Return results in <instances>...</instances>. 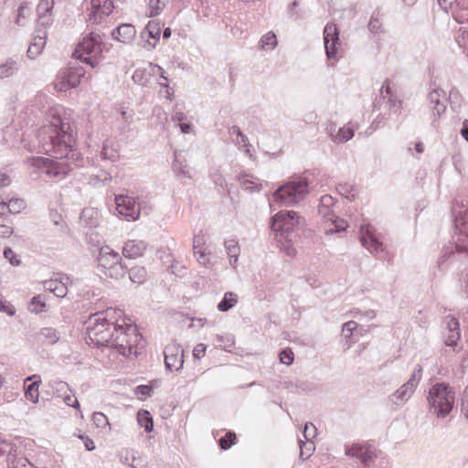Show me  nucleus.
<instances>
[{
  "mask_svg": "<svg viewBox=\"0 0 468 468\" xmlns=\"http://www.w3.org/2000/svg\"><path fill=\"white\" fill-rule=\"evenodd\" d=\"M112 176L108 172H102L100 175H91L90 176L89 183L93 186H98L101 184V186H107L112 181Z\"/></svg>",
  "mask_w": 468,
  "mask_h": 468,
  "instance_id": "nucleus-38",
  "label": "nucleus"
},
{
  "mask_svg": "<svg viewBox=\"0 0 468 468\" xmlns=\"http://www.w3.org/2000/svg\"><path fill=\"white\" fill-rule=\"evenodd\" d=\"M146 250V243L143 240H127L122 248V255L127 259H136L142 256Z\"/></svg>",
  "mask_w": 468,
  "mask_h": 468,
  "instance_id": "nucleus-19",
  "label": "nucleus"
},
{
  "mask_svg": "<svg viewBox=\"0 0 468 468\" xmlns=\"http://www.w3.org/2000/svg\"><path fill=\"white\" fill-rule=\"evenodd\" d=\"M17 71L16 62L9 58L5 63L0 64V79L12 76Z\"/></svg>",
  "mask_w": 468,
  "mask_h": 468,
  "instance_id": "nucleus-34",
  "label": "nucleus"
},
{
  "mask_svg": "<svg viewBox=\"0 0 468 468\" xmlns=\"http://www.w3.org/2000/svg\"><path fill=\"white\" fill-rule=\"evenodd\" d=\"M261 49H273L277 46V37L273 32H268L260 41Z\"/></svg>",
  "mask_w": 468,
  "mask_h": 468,
  "instance_id": "nucleus-36",
  "label": "nucleus"
},
{
  "mask_svg": "<svg viewBox=\"0 0 468 468\" xmlns=\"http://www.w3.org/2000/svg\"><path fill=\"white\" fill-rule=\"evenodd\" d=\"M304 224V219L292 210H282L271 219V229L279 232L287 242H292L298 236L296 231Z\"/></svg>",
  "mask_w": 468,
  "mask_h": 468,
  "instance_id": "nucleus-7",
  "label": "nucleus"
},
{
  "mask_svg": "<svg viewBox=\"0 0 468 468\" xmlns=\"http://www.w3.org/2000/svg\"><path fill=\"white\" fill-rule=\"evenodd\" d=\"M31 313L39 314L46 311V303L41 295L34 296L28 305Z\"/></svg>",
  "mask_w": 468,
  "mask_h": 468,
  "instance_id": "nucleus-35",
  "label": "nucleus"
},
{
  "mask_svg": "<svg viewBox=\"0 0 468 468\" xmlns=\"http://www.w3.org/2000/svg\"><path fill=\"white\" fill-rule=\"evenodd\" d=\"M460 133L463 136V138L468 142V120L465 119L463 122L462 128L460 130Z\"/></svg>",
  "mask_w": 468,
  "mask_h": 468,
  "instance_id": "nucleus-64",
  "label": "nucleus"
},
{
  "mask_svg": "<svg viewBox=\"0 0 468 468\" xmlns=\"http://www.w3.org/2000/svg\"><path fill=\"white\" fill-rule=\"evenodd\" d=\"M303 437L307 441H311L316 435V428L313 423H306L303 431Z\"/></svg>",
  "mask_w": 468,
  "mask_h": 468,
  "instance_id": "nucleus-56",
  "label": "nucleus"
},
{
  "mask_svg": "<svg viewBox=\"0 0 468 468\" xmlns=\"http://www.w3.org/2000/svg\"><path fill=\"white\" fill-rule=\"evenodd\" d=\"M422 378V367L417 364L414 367V370L410 378V379L406 382L409 386L416 389L419 385L420 379Z\"/></svg>",
  "mask_w": 468,
  "mask_h": 468,
  "instance_id": "nucleus-45",
  "label": "nucleus"
},
{
  "mask_svg": "<svg viewBox=\"0 0 468 468\" xmlns=\"http://www.w3.org/2000/svg\"><path fill=\"white\" fill-rule=\"evenodd\" d=\"M96 261L98 271L106 277L120 279L127 272L120 254L108 246L100 249Z\"/></svg>",
  "mask_w": 468,
  "mask_h": 468,
  "instance_id": "nucleus-6",
  "label": "nucleus"
},
{
  "mask_svg": "<svg viewBox=\"0 0 468 468\" xmlns=\"http://www.w3.org/2000/svg\"><path fill=\"white\" fill-rule=\"evenodd\" d=\"M50 16L51 15H47V16H38V19H37V27L41 26L43 27L44 28L42 30H45V28L48 27V26H50L51 23H52V20L50 18Z\"/></svg>",
  "mask_w": 468,
  "mask_h": 468,
  "instance_id": "nucleus-61",
  "label": "nucleus"
},
{
  "mask_svg": "<svg viewBox=\"0 0 468 468\" xmlns=\"http://www.w3.org/2000/svg\"><path fill=\"white\" fill-rule=\"evenodd\" d=\"M430 410L438 418L443 419L450 414L454 405V391L449 384L440 382L429 390L427 398Z\"/></svg>",
  "mask_w": 468,
  "mask_h": 468,
  "instance_id": "nucleus-5",
  "label": "nucleus"
},
{
  "mask_svg": "<svg viewBox=\"0 0 468 468\" xmlns=\"http://www.w3.org/2000/svg\"><path fill=\"white\" fill-rule=\"evenodd\" d=\"M463 208L462 206L459 210L455 207L452 209L455 216L453 242L441 249L437 261V267L441 271L446 270L454 261H463L468 254V207Z\"/></svg>",
  "mask_w": 468,
  "mask_h": 468,
  "instance_id": "nucleus-3",
  "label": "nucleus"
},
{
  "mask_svg": "<svg viewBox=\"0 0 468 468\" xmlns=\"http://www.w3.org/2000/svg\"><path fill=\"white\" fill-rule=\"evenodd\" d=\"M173 170L176 176H180L185 178H190V171L186 163L180 161L177 156H176L173 162Z\"/></svg>",
  "mask_w": 468,
  "mask_h": 468,
  "instance_id": "nucleus-33",
  "label": "nucleus"
},
{
  "mask_svg": "<svg viewBox=\"0 0 468 468\" xmlns=\"http://www.w3.org/2000/svg\"><path fill=\"white\" fill-rule=\"evenodd\" d=\"M69 277L63 273H58L57 277L44 282L46 290L52 292L57 297H65L68 293Z\"/></svg>",
  "mask_w": 468,
  "mask_h": 468,
  "instance_id": "nucleus-18",
  "label": "nucleus"
},
{
  "mask_svg": "<svg viewBox=\"0 0 468 468\" xmlns=\"http://www.w3.org/2000/svg\"><path fill=\"white\" fill-rule=\"evenodd\" d=\"M445 91L440 88H433L428 93L427 101L434 121L439 119L446 111Z\"/></svg>",
  "mask_w": 468,
  "mask_h": 468,
  "instance_id": "nucleus-14",
  "label": "nucleus"
},
{
  "mask_svg": "<svg viewBox=\"0 0 468 468\" xmlns=\"http://www.w3.org/2000/svg\"><path fill=\"white\" fill-rule=\"evenodd\" d=\"M115 205L118 213L128 220H136L140 216V204L129 196L118 195L115 197Z\"/></svg>",
  "mask_w": 468,
  "mask_h": 468,
  "instance_id": "nucleus-11",
  "label": "nucleus"
},
{
  "mask_svg": "<svg viewBox=\"0 0 468 468\" xmlns=\"http://www.w3.org/2000/svg\"><path fill=\"white\" fill-rule=\"evenodd\" d=\"M4 257L12 264L13 266H18L21 263L20 257L16 253L13 251V250L9 247L5 248L4 250Z\"/></svg>",
  "mask_w": 468,
  "mask_h": 468,
  "instance_id": "nucleus-49",
  "label": "nucleus"
},
{
  "mask_svg": "<svg viewBox=\"0 0 468 468\" xmlns=\"http://www.w3.org/2000/svg\"><path fill=\"white\" fill-rule=\"evenodd\" d=\"M137 420L139 425L141 427H144L146 432H150L153 431V418L147 410L139 411L137 414Z\"/></svg>",
  "mask_w": 468,
  "mask_h": 468,
  "instance_id": "nucleus-32",
  "label": "nucleus"
},
{
  "mask_svg": "<svg viewBox=\"0 0 468 468\" xmlns=\"http://www.w3.org/2000/svg\"><path fill=\"white\" fill-rule=\"evenodd\" d=\"M129 277L132 282L141 283L146 277V271L144 267H134L129 270Z\"/></svg>",
  "mask_w": 468,
  "mask_h": 468,
  "instance_id": "nucleus-40",
  "label": "nucleus"
},
{
  "mask_svg": "<svg viewBox=\"0 0 468 468\" xmlns=\"http://www.w3.org/2000/svg\"><path fill=\"white\" fill-rule=\"evenodd\" d=\"M165 368L171 372L179 371L184 365V350L176 344L167 345L164 351Z\"/></svg>",
  "mask_w": 468,
  "mask_h": 468,
  "instance_id": "nucleus-13",
  "label": "nucleus"
},
{
  "mask_svg": "<svg viewBox=\"0 0 468 468\" xmlns=\"http://www.w3.org/2000/svg\"><path fill=\"white\" fill-rule=\"evenodd\" d=\"M225 248L229 258L239 257L240 250L238 241L235 239L227 240L225 241Z\"/></svg>",
  "mask_w": 468,
  "mask_h": 468,
  "instance_id": "nucleus-47",
  "label": "nucleus"
},
{
  "mask_svg": "<svg viewBox=\"0 0 468 468\" xmlns=\"http://www.w3.org/2000/svg\"><path fill=\"white\" fill-rule=\"evenodd\" d=\"M452 111L459 112L462 106V96L458 90L452 89L449 92V99Z\"/></svg>",
  "mask_w": 468,
  "mask_h": 468,
  "instance_id": "nucleus-41",
  "label": "nucleus"
},
{
  "mask_svg": "<svg viewBox=\"0 0 468 468\" xmlns=\"http://www.w3.org/2000/svg\"><path fill=\"white\" fill-rule=\"evenodd\" d=\"M60 334L54 328L45 327L38 333L39 340H44L49 345H53L58 341Z\"/></svg>",
  "mask_w": 468,
  "mask_h": 468,
  "instance_id": "nucleus-29",
  "label": "nucleus"
},
{
  "mask_svg": "<svg viewBox=\"0 0 468 468\" xmlns=\"http://www.w3.org/2000/svg\"><path fill=\"white\" fill-rule=\"evenodd\" d=\"M206 353V346L204 344H198L193 350V356L197 359L201 358L205 356Z\"/></svg>",
  "mask_w": 468,
  "mask_h": 468,
  "instance_id": "nucleus-60",
  "label": "nucleus"
},
{
  "mask_svg": "<svg viewBox=\"0 0 468 468\" xmlns=\"http://www.w3.org/2000/svg\"><path fill=\"white\" fill-rule=\"evenodd\" d=\"M194 255L197 257V261L204 267L210 269L213 267L214 263L211 261V260L207 257V253L199 250L198 251H195Z\"/></svg>",
  "mask_w": 468,
  "mask_h": 468,
  "instance_id": "nucleus-50",
  "label": "nucleus"
},
{
  "mask_svg": "<svg viewBox=\"0 0 468 468\" xmlns=\"http://www.w3.org/2000/svg\"><path fill=\"white\" fill-rule=\"evenodd\" d=\"M37 35L33 37L32 42L27 48V57L29 58H37L46 45L47 32L46 30L37 29Z\"/></svg>",
  "mask_w": 468,
  "mask_h": 468,
  "instance_id": "nucleus-20",
  "label": "nucleus"
},
{
  "mask_svg": "<svg viewBox=\"0 0 468 468\" xmlns=\"http://www.w3.org/2000/svg\"><path fill=\"white\" fill-rule=\"evenodd\" d=\"M101 51V36L95 32H90L78 45L75 53L78 54V58L93 68L95 66L94 58L100 55Z\"/></svg>",
  "mask_w": 468,
  "mask_h": 468,
  "instance_id": "nucleus-9",
  "label": "nucleus"
},
{
  "mask_svg": "<svg viewBox=\"0 0 468 468\" xmlns=\"http://www.w3.org/2000/svg\"><path fill=\"white\" fill-rule=\"evenodd\" d=\"M299 444H300V457H303V455L306 454L305 458H308L311 456L312 452L314 451V446L312 441L309 443L303 442L301 439H299Z\"/></svg>",
  "mask_w": 468,
  "mask_h": 468,
  "instance_id": "nucleus-51",
  "label": "nucleus"
},
{
  "mask_svg": "<svg viewBox=\"0 0 468 468\" xmlns=\"http://www.w3.org/2000/svg\"><path fill=\"white\" fill-rule=\"evenodd\" d=\"M64 401V403L69 407H79V401L77 398L74 395L69 394V392L61 398Z\"/></svg>",
  "mask_w": 468,
  "mask_h": 468,
  "instance_id": "nucleus-58",
  "label": "nucleus"
},
{
  "mask_svg": "<svg viewBox=\"0 0 468 468\" xmlns=\"http://www.w3.org/2000/svg\"><path fill=\"white\" fill-rule=\"evenodd\" d=\"M123 313L121 309L109 308L91 314L85 322L86 340L89 345L117 349L119 354L130 356L137 354L142 335L135 325L130 324L123 327L119 319Z\"/></svg>",
  "mask_w": 468,
  "mask_h": 468,
  "instance_id": "nucleus-1",
  "label": "nucleus"
},
{
  "mask_svg": "<svg viewBox=\"0 0 468 468\" xmlns=\"http://www.w3.org/2000/svg\"><path fill=\"white\" fill-rule=\"evenodd\" d=\"M360 241L370 253H378L382 250V242H380L373 233V228L370 225H361Z\"/></svg>",
  "mask_w": 468,
  "mask_h": 468,
  "instance_id": "nucleus-17",
  "label": "nucleus"
},
{
  "mask_svg": "<svg viewBox=\"0 0 468 468\" xmlns=\"http://www.w3.org/2000/svg\"><path fill=\"white\" fill-rule=\"evenodd\" d=\"M237 294L232 292H228L224 294L223 299L218 303V309L220 312H227L237 303Z\"/></svg>",
  "mask_w": 468,
  "mask_h": 468,
  "instance_id": "nucleus-30",
  "label": "nucleus"
},
{
  "mask_svg": "<svg viewBox=\"0 0 468 468\" xmlns=\"http://www.w3.org/2000/svg\"><path fill=\"white\" fill-rule=\"evenodd\" d=\"M80 438L83 441L86 450L93 451L95 449L94 441L88 436L81 435Z\"/></svg>",
  "mask_w": 468,
  "mask_h": 468,
  "instance_id": "nucleus-63",
  "label": "nucleus"
},
{
  "mask_svg": "<svg viewBox=\"0 0 468 468\" xmlns=\"http://www.w3.org/2000/svg\"><path fill=\"white\" fill-rule=\"evenodd\" d=\"M468 40V32L466 30L460 29V33L456 37V42L461 48H464L466 41Z\"/></svg>",
  "mask_w": 468,
  "mask_h": 468,
  "instance_id": "nucleus-59",
  "label": "nucleus"
},
{
  "mask_svg": "<svg viewBox=\"0 0 468 468\" xmlns=\"http://www.w3.org/2000/svg\"><path fill=\"white\" fill-rule=\"evenodd\" d=\"M445 324L447 333L444 334V343L446 346H452L453 351L458 352L456 347L461 337L459 321L455 317L448 315L445 317Z\"/></svg>",
  "mask_w": 468,
  "mask_h": 468,
  "instance_id": "nucleus-16",
  "label": "nucleus"
},
{
  "mask_svg": "<svg viewBox=\"0 0 468 468\" xmlns=\"http://www.w3.org/2000/svg\"><path fill=\"white\" fill-rule=\"evenodd\" d=\"M152 388L147 385H140L135 388V394L140 399H144L151 396Z\"/></svg>",
  "mask_w": 468,
  "mask_h": 468,
  "instance_id": "nucleus-55",
  "label": "nucleus"
},
{
  "mask_svg": "<svg viewBox=\"0 0 468 468\" xmlns=\"http://www.w3.org/2000/svg\"><path fill=\"white\" fill-rule=\"evenodd\" d=\"M92 420L98 428H104L109 424L107 417L101 412H94L92 415Z\"/></svg>",
  "mask_w": 468,
  "mask_h": 468,
  "instance_id": "nucleus-53",
  "label": "nucleus"
},
{
  "mask_svg": "<svg viewBox=\"0 0 468 468\" xmlns=\"http://www.w3.org/2000/svg\"><path fill=\"white\" fill-rule=\"evenodd\" d=\"M41 382L40 377L37 375H33L27 377L25 380V397L27 400L32 401L33 403L38 402L39 398V383Z\"/></svg>",
  "mask_w": 468,
  "mask_h": 468,
  "instance_id": "nucleus-21",
  "label": "nucleus"
},
{
  "mask_svg": "<svg viewBox=\"0 0 468 468\" xmlns=\"http://www.w3.org/2000/svg\"><path fill=\"white\" fill-rule=\"evenodd\" d=\"M100 156L102 160L116 162L119 159V153L113 145H110L108 142L104 143Z\"/></svg>",
  "mask_w": 468,
  "mask_h": 468,
  "instance_id": "nucleus-31",
  "label": "nucleus"
},
{
  "mask_svg": "<svg viewBox=\"0 0 468 468\" xmlns=\"http://www.w3.org/2000/svg\"><path fill=\"white\" fill-rule=\"evenodd\" d=\"M367 28L371 33H373L375 35H378V34H380L383 32L382 22L378 18V14L374 13L372 15V16L367 24Z\"/></svg>",
  "mask_w": 468,
  "mask_h": 468,
  "instance_id": "nucleus-42",
  "label": "nucleus"
},
{
  "mask_svg": "<svg viewBox=\"0 0 468 468\" xmlns=\"http://www.w3.org/2000/svg\"><path fill=\"white\" fill-rule=\"evenodd\" d=\"M229 133L231 135H234L236 134L237 135V143L239 144V143H243L244 145H247L248 144V137L243 134V133L241 132V130L239 129V126L237 125H233L229 128Z\"/></svg>",
  "mask_w": 468,
  "mask_h": 468,
  "instance_id": "nucleus-52",
  "label": "nucleus"
},
{
  "mask_svg": "<svg viewBox=\"0 0 468 468\" xmlns=\"http://www.w3.org/2000/svg\"><path fill=\"white\" fill-rule=\"evenodd\" d=\"M48 387L50 388L52 394L58 398H62L68 392H70L69 384L57 378L49 380Z\"/></svg>",
  "mask_w": 468,
  "mask_h": 468,
  "instance_id": "nucleus-28",
  "label": "nucleus"
},
{
  "mask_svg": "<svg viewBox=\"0 0 468 468\" xmlns=\"http://www.w3.org/2000/svg\"><path fill=\"white\" fill-rule=\"evenodd\" d=\"M168 0H149L148 10L150 16H155L165 8Z\"/></svg>",
  "mask_w": 468,
  "mask_h": 468,
  "instance_id": "nucleus-37",
  "label": "nucleus"
},
{
  "mask_svg": "<svg viewBox=\"0 0 468 468\" xmlns=\"http://www.w3.org/2000/svg\"><path fill=\"white\" fill-rule=\"evenodd\" d=\"M111 34L113 39L122 43H128L135 37L136 30L131 24H122L114 28Z\"/></svg>",
  "mask_w": 468,
  "mask_h": 468,
  "instance_id": "nucleus-22",
  "label": "nucleus"
},
{
  "mask_svg": "<svg viewBox=\"0 0 468 468\" xmlns=\"http://www.w3.org/2000/svg\"><path fill=\"white\" fill-rule=\"evenodd\" d=\"M91 11L88 21L91 24H100L103 18L108 17L113 9L112 0H91Z\"/></svg>",
  "mask_w": 468,
  "mask_h": 468,
  "instance_id": "nucleus-15",
  "label": "nucleus"
},
{
  "mask_svg": "<svg viewBox=\"0 0 468 468\" xmlns=\"http://www.w3.org/2000/svg\"><path fill=\"white\" fill-rule=\"evenodd\" d=\"M69 129V123L60 119L48 126V140L43 143V149L55 160L46 157L34 159L33 165L49 177L62 179L73 167L81 165L82 158L73 147L75 139Z\"/></svg>",
  "mask_w": 468,
  "mask_h": 468,
  "instance_id": "nucleus-2",
  "label": "nucleus"
},
{
  "mask_svg": "<svg viewBox=\"0 0 468 468\" xmlns=\"http://www.w3.org/2000/svg\"><path fill=\"white\" fill-rule=\"evenodd\" d=\"M380 91H381V99L384 101L387 100L386 102L389 106V108H395L397 105V101L395 99H393L391 88L388 82H386L381 87Z\"/></svg>",
  "mask_w": 468,
  "mask_h": 468,
  "instance_id": "nucleus-39",
  "label": "nucleus"
},
{
  "mask_svg": "<svg viewBox=\"0 0 468 468\" xmlns=\"http://www.w3.org/2000/svg\"><path fill=\"white\" fill-rule=\"evenodd\" d=\"M324 42L328 60H337L336 54L340 46L339 32L335 24L328 23L324 28Z\"/></svg>",
  "mask_w": 468,
  "mask_h": 468,
  "instance_id": "nucleus-12",
  "label": "nucleus"
},
{
  "mask_svg": "<svg viewBox=\"0 0 468 468\" xmlns=\"http://www.w3.org/2000/svg\"><path fill=\"white\" fill-rule=\"evenodd\" d=\"M310 181L302 176H292L273 193L275 201L289 207L303 200L310 193Z\"/></svg>",
  "mask_w": 468,
  "mask_h": 468,
  "instance_id": "nucleus-4",
  "label": "nucleus"
},
{
  "mask_svg": "<svg viewBox=\"0 0 468 468\" xmlns=\"http://www.w3.org/2000/svg\"><path fill=\"white\" fill-rule=\"evenodd\" d=\"M236 434L233 431H229L225 436L218 440V444L222 450L229 449L235 444Z\"/></svg>",
  "mask_w": 468,
  "mask_h": 468,
  "instance_id": "nucleus-46",
  "label": "nucleus"
},
{
  "mask_svg": "<svg viewBox=\"0 0 468 468\" xmlns=\"http://www.w3.org/2000/svg\"><path fill=\"white\" fill-rule=\"evenodd\" d=\"M54 6V0H40L37 6V16L51 15Z\"/></svg>",
  "mask_w": 468,
  "mask_h": 468,
  "instance_id": "nucleus-44",
  "label": "nucleus"
},
{
  "mask_svg": "<svg viewBox=\"0 0 468 468\" xmlns=\"http://www.w3.org/2000/svg\"><path fill=\"white\" fill-rule=\"evenodd\" d=\"M80 220L88 228H96L99 225L98 211L93 208H84L80 214Z\"/></svg>",
  "mask_w": 468,
  "mask_h": 468,
  "instance_id": "nucleus-27",
  "label": "nucleus"
},
{
  "mask_svg": "<svg viewBox=\"0 0 468 468\" xmlns=\"http://www.w3.org/2000/svg\"><path fill=\"white\" fill-rule=\"evenodd\" d=\"M161 35V25L156 21H149L142 32V37L146 38L147 43L152 48L157 44Z\"/></svg>",
  "mask_w": 468,
  "mask_h": 468,
  "instance_id": "nucleus-23",
  "label": "nucleus"
},
{
  "mask_svg": "<svg viewBox=\"0 0 468 468\" xmlns=\"http://www.w3.org/2000/svg\"><path fill=\"white\" fill-rule=\"evenodd\" d=\"M461 411L465 416V418L468 419V386L463 391L461 403Z\"/></svg>",
  "mask_w": 468,
  "mask_h": 468,
  "instance_id": "nucleus-57",
  "label": "nucleus"
},
{
  "mask_svg": "<svg viewBox=\"0 0 468 468\" xmlns=\"http://www.w3.org/2000/svg\"><path fill=\"white\" fill-rule=\"evenodd\" d=\"M85 75V69L78 61L69 63V65L62 69L58 76L56 87L60 91H66L69 89L76 88L82 77Z\"/></svg>",
  "mask_w": 468,
  "mask_h": 468,
  "instance_id": "nucleus-10",
  "label": "nucleus"
},
{
  "mask_svg": "<svg viewBox=\"0 0 468 468\" xmlns=\"http://www.w3.org/2000/svg\"><path fill=\"white\" fill-rule=\"evenodd\" d=\"M26 207V203L21 198H11L8 202L2 201L0 202V208L4 212L5 210L11 214H18Z\"/></svg>",
  "mask_w": 468,
  "mask_h": 468,
  "instance_id": "nucleus-26",
  "label": "nucleus"
},
{
  "mask_svg": "<svg viewBox=\"0 0 468 468\" xmlns=\"http://www.w3.org/2000/svg\"><path fill=\"white\" fill-rule=\"evenodd\" d=\"M13 234V229L5 223L0 224V237L1 238H9Z\"/></svg>",
  "mask_w": 468,
  "mask_h": 468,
  "instance_id": "nucleus-62",
  "label": "nucleus"
},
{
  "mask_svg": "<svg viewBox=\"0 0 468 468\" xmlns=\"http://www.w3.org/2000/svg\"><path fill=\"white\" fill-rule=\"evenodd\" d=\"M279 356H280L281 363L288 365V366L292 364L293 359H294V355L291 349H289V348L283 349L280 353Z\"/></svg>",
  "mask_w": 468,
  "mask_h": 468,
  "instance_id": "nucleus-54",
  "label": "nucleus"
},
{
  "mask_svg": "<svg viewBox=\"0 0 468 468\" xmlns=\"http://www.w3.org/2000/svg\"><path fill=\"white\" fill-rule=\"evenodd\" d=\"M357 328V323L355 321H349L343 324L342 326V335L349 341L353 335V333Z\"/></svg>",
  "mask_w": 468,
  "mask_h": 468,
  "instance_id": "nucleus-48",
  "label": "nucleus"
},
{
  "mask_svg": "<svg viewBox=\"0 0 468 468\" xmlns=\"http://www.w3.org/2000/svg\"><path fill=\"white\" fill-rule=\"evenodd\" d=\"M132 79L134 83L140 86H145L148 82L149 73L146 69H137L134 70Z\"/></svg>",
  "mask_w": 468,
  "mask_h": 468,
  "instance_id": "nucleus-43",
  "label": "nucleus"
},
{
  "mask_svg": "<svg viewBox=\"0 0 468 468\" xmlns=\"http://www.w3.org/2000/svg\"><path fill=\"white\" fill-rule=\"evenodd\" d=\"M356 127L348 122L347 125L340 128L335 136H332V141L335 144H343L352 139L355 134Z\"/></svg>",
  "mask_w": 468,
  "mask_h": 468,
  "instance_id": "nucleus-25",
  "label": "nucleus"
},
{
  "mask_svg": "<svg viewBox=\"0 0 468 468\" xmlns=\"http://www.w3.org/2000/svg\"><path fill=\"white\" fill-rule=\"evenodd\" d=\"M414 391L413 388L405 383L389 397V399L393 403L401 406L409 400Z\"/></svg>",
  "mask_w": 468,
  "mask_h": 468,
  "instance_id": "nucleus-24",
  "label": "nucleus"
},
{
  "mask_svg": "<svg viewBox=\"0 0 468 468\" xmlns=\"http://www.w3.org/2000/svg\"><path fill=\"white\" fill-rule=\"evenodd\" d=\"M335 203V198L330 195H324L320 198L318 214L324 220L329 222V226L324 229L326 235L339 233L346 230L347 227L346 221L335 214L334 207Z\"/></svg>",
  "mask_w": 468,
  "mask_h": 468,
  "instance_id": "nucleus-8",
  "label": "nucleus"
}]
</instances>
